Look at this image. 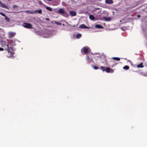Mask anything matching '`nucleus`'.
I'll use <instances>...</instances> for the list:
<instances>
[{"mask_svg": "<svg viewBox=\"0 0 147 147\" xmlns=\"http://www.w3.org/2000/svg\"><path fill=\"white\" fill-rule=\"evenodd\" d=\"M15 45L14 41L5 39L0 41V46L4 47L7 51L13 50V46Z\"/></svg>", "mask_w": 147, "mask_h": 147, "instance_id": "f257e3e1", "label": "nucleus"}, {"mask_svg": "<svg viewBox=\"0 0 147 147\" xmlns=\"http://www.w3.org/2000/svg\"><path fill=\"white\" fill-rule=\"evenodd\" d=\"M40 35L43 37L48 38L51 36L53 34L51 31L47 30H45L42 31Z\"/></svg>", "mask_w": 147, "mask_h": 147, "instance_id": "f03ea898", "label": "nucleus"}, {"mask_svg": "<svg viewBox=\"0 0 147 147\" xmlns=\"http://www.w3.org/2000/svg\"><path fill=\"white\" fill-rule=\"evenodd\" d=\"M89 52H90V49L89 48L87 47H84L81 50L82 53L84 55H86Z\"/></svg>", "mask_w": 147, "mask_h": 147, "instance_id": "7ed1b4c3", "label": "nucleus"}, {"mask_svg": "<svg viewBox=\"0 0 147 147\" xmlns=\"http://www.w3.org/2000/svg\"><path fill=\"white\" fill-rule=\"evenodd\" d=\"M58 12L59 13L62 14L64 16L67 17L69 16V14L62 8L59 9L58 10Z\"/></svg>", "mask_w": 147, "mask_h": 147, "instance_id": "20e7f679", "label": "nucleus"}, {"mask_svg": "<svg viewBox=\"0 0 147 147\" xmlns=\"http://www.w3.org/2000/svg\"><path fill=\"white\" fill-rule=\"evenodd\" d=\"M86 59L88 63H91L93 61L92 58L91 57L90 54H89L87 55L86 57Z\"/></svg>", "mask_w": 147, "mask_h": 147, "instance_id": "39448f33", "label": "nucleus"}, {"mask_svg": "<svg viewBox=\"0 0 147 147\" xmlns=\"http://www.w3.org/2000/svg\"><path fill=\"white\" fill-rule=\"evenodd\" d=\"M22 26L25 28H32V25L29 23H25L22 25Z\"/></svg>", "mask_w": 147, "mask_h": 147, "instance_id": "423d86ee", "label": "nucleus"}, {"mask_svg": "<svg viewBox=\"0 0 147 147\" xmlns=\"http://www.w3.org/2000/svg\"><path fill=\"white\" fill-rule=\"evenodd\" d=\"M16 33L14 32H9L8 33V36L9 38H12L15 36Z\"/></svg>", "mask_w": 147, "mask_h": 147, "instance_id": "0eeeda50", "label": "nucleus"}, {"mask_svg": "<svg viewBox=\"0 0 147 147\" xmlns=\"http://www.w3.org/2000/svg\"><path fill=\"white\" fill-rule=\"evenodd\" d=\"M14 50V48H13V50H11V51H13ZM11 51H8L9 54L8 55V57L9 58L13 57V55L14 54V53L13 52H11Z\"/></svg>", "mask_w": 147, "mask_h": 147, "instance_id": "6e6552de", "label": "nucleus"}, {"mask_svg": "<svg viewBox=\"0 0 147 147\" xmlns=\"http://www.w3.org/2000/svg\"><path fill=\"white\" fill-rule=\"evenodd\" d=\"M69 14L73 16H75L76 15V12L73 11H69Z\"/></svg>", "mask_w": 147, "mask_h": 147, "instance_id": "1a4fd4ad", "label": "nucleus"}, {"mask_svg": "<svg viewBox=\"0 0 147 147\" xmlns=\"http://www.w3.org/2000/svg\"><path fill=\"white\" fill-rule=\"evenodd\" d=\"M0 6L4 8H8V7L6 5L3 3L1 1H0Z\"/></svg>", "mask_w": 147, "mask_h": 147, "instance_id": "9d476101", "label": "nucleus"}, {"mask_svg": "<svg viewBox=\"0 0 147 147\" xmlns=\"http://www.w3.org/2000/svg\"><path fill=\"white\" fill-rule=\"evenodd\" d=\"M80 28H89L88 26H86L84 24H82L79 27Z\"/></svg>", "mask_w": 147, "mask_h": 147, "instance_id": "9b49d317", "label": "nucleus"}, {"mask_svg": "<svg viewBox=\"0 0 147 147\" xmlns=\"http://www.w3.org/2000/svg\"><path fill=\"white\" fill-rule=\"evenodd\" d=\"M105 2L106 3L108 4H112L113 3V1L112 0H106Z\"/></svg>", "mask_w": 147, "mask_h": 147, "instance_id": "f8f14e48", "label": "nucleus"}, {"mask_svg": "<svg viewBox=\"0 0 147 147\" xmlns=\"http://www.w3.org/2000/svg\"><path fill=\"white\" fill-rule=\"evenodd\" d=\"M104 19L106 21H109L111 20V19L109 17H105L104 18Z\"/></svg>", "mask_w": 147, "mask_h": 147, "instance_id": "ddd939ff", "label": "nucleus"}, {"mask_svg": "<svg viewBox=\"0 0 147 147\" xmlns=\"http://www.w3.org/2000/svg\"><path fill=\"white\" fill-rule=\"evenodd\" d=\"M90 19L91 20H94L95 19V17L92 15H89Z\"/></svg>", "mask_w": 147, "mask_h": 147, "instance_id": "4468645a", "label": "nucleus"}, {"mask_svg": "<svg viewBox=\"0 0 147 147\" xmlns=\"http://www.w3.org/2000/svg\"><path fill=\"white\" fill-rule=\"evenodd\" d=\"M34 12H36L35 13H38L41 14L42 12V10L41 9L39 10H36L34 11Z\"/></svg>", "mask_w": 147, "mask_h": 147, "instance_id": "2eb2a0df", "label": "nucleus"}, {"mask_svg": "<svg viewBox=\"0 0 147 147\" xmlns=\"http://www.w3.org/2000/svg\"><path fill=\"white\" fill-rule=\"evenodd\" d=\"M95 27L97 28H103V27L99 25V24H96L95 25Z\"/></svg>", "mask_w": 147, "mask_h": 147, "instance_id": "dca6fc26", "label": "nucleus"}, {"mask_svg": "<svg viewBox=\"0 0 147 147\" xmlns=\"http://www.w3.org/2000/svg\"><path fill=\"white\" fill-rule=\"evenodd\" d=\"M143 63H141L139 65H138L137 66V67L138 68H142L144 66L142 65Z\"/></svg>", "mask_w": 147, "mask_h": 147, "instance_id": "f3484780", "label": "nucleus"}, {"mask_svg": "<svg viewBox=\"0 0 147 147\" xmlns=\"http://www.w3.org/2000/svg\"><path fill=\"white\" fill-rule=\"evenodd\" d=\"M81 34H77L76 36V37L77 39L80 38L81 37Z\"/></svg>", "mask_w": 147, "mask_h": 147, "instance_id": "a211bd4d", "label": "nucleus"}, {"mask_svg": "<svg viewBox=\"0 0 147 147\" xmlns=\"http://www.w3.org/2000/svg\"><path fill=\"white\" fill-rule=\"evenodd\" d=\"M112 59L116 61H119L120 60V58L119 57H113Z\"/></svg>", "mask_w": 147, "mask_h": 147, "instance_id": "6ab92c4d", "label": "nucleus"}, {"mask_svg": "<svg viewBox=\"0 0 147 147\" xmlns=\"http://www.w3.org/2000/svg\"><path fill=\"white\" fill-rule=\"evenodd\" d=\"M26 12L30 13H35L36 12H34V11H26Z\"/></svg>", "mask_w": 147, "mask_h": 147, "instance_id": "aec40b11", "label": "nucleus"}, {"mask_svg": "<svg viewBox=\"0 0 147 147\" xmlns=\"http://www.w3.org/2000/svg\"><path fill=\"white\" fill-rule=\"evenodd\" d=\"M46 8L49 10V11H52L53 10H52V9L50 7H46Z\"/></svg>", "mask_w": 147, "mask_h": 147, "instance_id": "412c9836", "label": "nucleus"}, {"mask_svg": "<svg viewBox=\"0 0 147 147\" xmlns=\"http://www.w3.org/2000/svg\"><path fill=\"white\" fill-rule=\"evenodd\" d=\"M5 19L7 22H9L10 19L8 17H7L6 16H5Z\"/></svg>", "mask_w": 147, "mask_h": 147, "instance_id": "4be33fe9", "label": "nucleus"}, {"mask_svg": "<svg viewBox=\"0 0 147 147\" xmlns=\"http://www.w3.org/2000/svg\"><path fill=\"white\" fill-rule=\"evenodd\" d=\"M114 71V70L113 69L109 68V73H113Z\"/></svg>", "mask_w": 147, "mask_h": 147, "instance_id": "5701e85b", "label": "nucleus"}, {"mask_svg": "<svg viewBox=\"0 0 147 147\" xmlns=\"http://www.w3.org/2000/svg\"><path fill=\"white\" fill-rule=\"evenodd\" d=\"M105 71L107 73H109V67L106 68L105 69Z\"/></svg>", "mask_w": 147, "mask_h": 147, "instance_id": "b1692460", "label": "nucleus"}, {"mask_svg": "<svg viewBox=\"0 0 147 147\" xmlns=\"http://www.w3.org/2000/svg\"><path fill=\"white\" fill-rule=\"evenodd\" d=\"M129 68V67L127 65H125L123 67V69L126 70L128 69Z\"/></svg>", "mask_w": 147, "mask_h": 147, "instance_id": "393cba45", "label": "nucleus"}, {"mask_svg": "<svg viewBox=\"0 0 147 147\" xmlns=\"http://www.w3.org/2000/svg\"><path fill=\"white\" fill-rule=\"evenodd\" d=\"M100 69L101 70H102V71H105V67L104 66H101L100 67Z\"/></svg>", "mask_w": 147, "mask_h": 147, "instance_id": "a878e982", "label": "nucleus"}, {"mask_svg": "<svg viewBox=\"0 0 147 147\" xmlns=\"http://www.w3.org/2000/svg\"><path fill=\"white\" fill-rule=\"evenodd\" d=\"M55 22V24L57 25H60L61 24L59 22Z\"/></svg>", "mask_w": 147, "mask_h": 147, "instance_id": "bb28decb", "label": "nucleus"}, {"mask_svg": "<svg viewBox=\"0 0 147 147\" xmlns=\"http://www.w3.org/2000/svg\"><path fill=\"white\" fill-rule=\"evenodd\" d=\"M0 14L2 16L5 17L6 16L3 13L1 12H0Z\"/></svg>", "mask_w": 147, "mask_h": 147, "instance_id": "cd10ccee", "label": "nucleus"}, {"mask_svg": "<svg viewBox=\"0 0 147 147\" xmlns=\"http://www.w3.org/2000/svg\"><path fill=\"white\" fill-rule=\"evenodd\" d=\"M93 68L95 69H98V67L97 66H94Z\"/></svg>", "mask_w": 147, "mask_h": 147, "instance_id": "c85d7f7f", "label": "nucleus"}, {"mask_svg": "<svg viewBox=\"0 0 147 147\" xmlns=\"http://www.w3.org/2000/svg\"><path fill=\"white\" fill-rule=\"evenodd\" d=\"M69 26L73 27H76L77 26V25H75V24H74V25H70V24H69Z\"/></svg>", "mask_w": 147, "mask_h": 147, "instance_id": "c756f323", "label": "nucleus"}, {"mask_svg": "<svg viewBox=\"0 0 147 147\" xmlns=\"http://www.w3.org/2000/svg\"><path fill=\"white\" fill-rule=\"evenodd\" d=\"M4 50V49L0 47V51H3Z\"/></svg>", "mask_w": 147, "mask_h": 147, "instance_id": "7c9ffc66", "label": "nucleus"}, {"mask_svg": "<svg viewBox=\"0 0 147 147\" xmlns=\"http://www.w3.org/2000/svg\"><path fill=\"white\" fill-rule=\"evenodd\" d=\"M143 75L144 76H147V72L144 73Z\"/></svg>", "mask_w": 147, "mask_h": 147, "instance_id": "2f4dec72", "label": "nucleus"}, {"mask_svg": "<svg viewBox=\"0 0 147 147\" xmlns=\"http://www.w3.org/2000/svg\"><path fill=\"white\" fill-rule=\"evenodd\" d=\"M116 65V64L112 65V66H111V67H113L115 66Z\"/></svg>", "mask_w": 147, "mask_h": 147, "instance_id": "473e14b6", "label": "nucleus"}, {"mask_svg": "<svg viewBox=\"0 0 147 147\" xmlns=\"http://www.w3.org/2000/svg\"><path fill=\"white\" fill-rule=\"evenodd\" d=\"M46 20H48H48H49V18H46Z\"/></svg>", "mask_w": 147, "mask_h": 147, "instance_id": "72a5a7b5", "label": "nucleus"}, {"mask_svg": "<svg viewBox=\"0 0 147 147\" xmlns=\"http://www.w3.org/2000/svg\"><path fill=\"white\" fill-rule=\"evenodd\" d=\"M91 54H92V55H94V54H93V53H92ZM98 54V53H95L94 54Z\"/></svg>", "mask_w": 147, "mask_h": 147, "instance_id": "f704fd0d", "label": "nucleus"}, {"mask_svg": "<svg viewBox=\"0 0 147 147\" xmlns=\"http://www.w3.org/2000/svg\"><path fill=\"white\" fill-rule=\"evenodd\" d=\"M138 17H140V15H138Z\"/></svg>", "mask_w": 147, "mask_h": 147, "instance_id": "c9c22d12", "label": "nucleus"}, {"mask_svg": "<svg viewBox=\"0 0 147 147\" xmlns=\"http://www.w3.org/2000/svg\"><path fill=\"white\" fill-rule=\"evenodd\" d=\"M129 61V62H131V61Z\"/></svg>", "mask_w": 147, "mask_h": 147, "instance_id": "e433bc0d", "label": "nucleus"}, {"mask_svg": "<svg viewBox=\"0 0 147 147\" xmlns=\"http://www.w3.org/2000/svg\"><path fill=\"white\" fill-rule=\"evenodd\" d=\"M1 29L0 28V30H1Z\"/></svg>", "mask_w": 147, "mask_h": 147, "instance_id": "4c0bfd02", "label": "nucleus"}]
</instances>
